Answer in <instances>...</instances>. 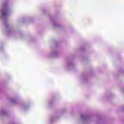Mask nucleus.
Listing matches in <instances>:
<instances>
[{
    "label": "nucleus",
    "mask_w": 124,
    "mask_h": 124,
    "mask_svg": "<svg viewBox=\"0 0 124 124\" xmlns=\"http://www.w3.org/2000/svg\"><path fill=\"white\" fill-rule=\"evenodd\" d=\"M81 118H83V115H81Z\"/></svg>",
    "instance_id": "nucleus-1"
}]
</instances>
